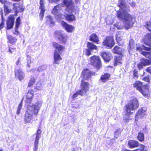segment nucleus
Returning <instances> with one entry per match:
<instances>
[{
    "label": "nucleus",
    "instance_id": "9",
    "mask_svg": "<svg viewBox=\"0 0 151 151\" xmlns=\"http://www.w3.org/2000/svg\"><path fill=\"white\" fill-rule=\"evenodd\" d=\"M115 44L114 37L111 36H106L102 42L103 46L107 48L111 49Z\"/></svg>",
    "mask_w": 151,
    "mask_h": 151
},
{
    "label": "nucleus",
    "instance_id": "55",
    "mask_svg": "<svg viewBox=\"0 0 151 151\" xmlns=\"http://www.w3.org/2000/svg\"><path fill=\"white\" fill-rule=\"evenodd\" d=\"M129 4L132 7L134 8L136 7V5L135 2L133 1H132L131 3H129Z\"/></svg>",
    "mask_w": 151,
    "mask_h": 151
},
{
    "label": "nucleus",
    "instance_id": "53",
    "mask_svg": "<svg viewBox=\"0 0 151 151\" xmlns=\"http://www.w3.org/2000/svg\"><path fill=\"white\" fill-rule=\"evenodd\" d=\"M27 67L29 68L31 66V64L32 63V61L31 60H27Z\"/></svg>",
    "mask_w": 151,
    "mask_h": 151
},
{
    "label": "nucleus",
    "instance_id": "39",
    "mask_svg": "<svg viewBox=\"0 0 151 151\" xmlns=\"http://www.w3.org/2000/svg\"><path fill=\"white\" fill-rule=\"evenodd\" d=\"M142 80L148 83H150V76L149 75H147L143 77Z\"/></svg>",
    "mask_w": 151,
    "mask_h": 151
},
{
    "label": "nucleus",
    "instance_id": "18",
    "mask_svg": "<svg viewBox=\"0 0 151 151\" xmlns=\"http://www.w3.org/2000/svg\"><path fill=\"white\" fill-rule=\"evenodd\" d=\"M100 56L104 60L107 62H109L112 58V55L108 52H103L101 53Z\"/></svg>",
    "mask_w": 151,
    "mask_h": 151
},
{
    "label": "nucleus",
    "instance_id": "13",
    "mask_svg": "<svg viewBox=\"0 0 151 151\" xmlns=\"http://www.w3.org/2000/svg\"><path fill=\"white\" fill-rule=\"evenodd\" d=\"M63 3L68 10V12L73 11L75 6L73 0H63Z\"/></svg>",
    "mask_w": 151,
    "mask_h": 151
},
{
    "label": "nucleus",
    "instance_id": "22",
    "mask_svg": "<svg viewBox=\"0 0 151 151\" xmlns=\"http://www.w3.org/2000/svg\"><path fill=\"white\" fill-rule=\"evenodd\" d=\"M111 75L107 73H106L102 74L99 79V80L103 83H105L109 80Z\"/></svg>",
    "mask_w": 151,
    "mask_h": 151
},
{
    "label": "nucleus",
    "instance_id": "49",
    "mask_svg": "<svg viewBox=\"0 0 151 151\" xmlns=\"http://www.w3.org/2000/svg\"><path fill=\"white\" fill-rule=\"evenodd\" d=\"M40 6L39 7V8H44L45 7L44 6V1L43 0H40Z\"/></svg>",
    "mask_w": 151,
    "mask_h": 151
},
{
    "label": "nucleus",
    "instance_id": "64",
    "mask_svg": "<svg viewBox=\"0 0 151 151\" xmlns=\"http://www.w3.org/2000/svg\"><path fill=\"white\" fill-rule=\"evenodd\" d=\"M122 151H131L129 150H128L127 149H126L125 150H122Z\"/></svg>",
    "mask_w": 151,
    "mask_h": 151
},
{
    "label": "nucleus",
    "instance_id": "47",
    "mask_svg": "<svg viewBox=\"0 0 151 151\" xmlns=\"http://www.w3.org/2000/svg\"><path fill=\"white\" fill-rule=\"evenodd\" d=\"M122 131L120 129H117L115 132V135H119L121 133Z\"/></svg>",
    "mask_w": 151,
    "mask_h": 151
},
{
    "label": "nucleus",
    "instance_id": "52",
    "mask_svg": "<svg viewBox=\"0 0 151 151\" xmlns=\"http://www.w3.org/2000/svg\"><path fill=\"white\" fill-rule=\"evenodd\" d=\"M146 70L147 72L149 73L151 75V66L147 68Z\"/></svg>",
    "mask_w": 151,
    "mask_h": 151
},
{
    "label": "nucleus",
    "instance_id": "27",
    "mask_svg": "<svg viewBox=\"0 0 151 151\" xmlns=\"http://www.w3.org/2000/svg\"><path fill=\"white\" fill-rule=\"evenodd\" d=\"M128 145L130 148H133L138 147L139 145V142L134 140H130L128 141Z\"/></svg>",
    "mask_w": 151,
    "mask_h": 151
},
{
    "label": "nucleus",
    "instance_id": "19",
    "mask_svg": "<svg viewBox=\"0 0 151 151\" xmlns=\"http://www.w3.org/2000/svg\"><path fill=\"white\" fill-rule=\"evenodd\" d=\"M14 20V15H10L9 16L6 22V27L7 29H11L13 27Z\"/></svg>",
    "mask_w": 151,
    "mask_h": 151
},
{
    "label": "nucleus",
    "instance_id": "17",
    "mask_svg": "<svg viewBox=\"0 0 151 151\" xmlns=\"http://www.w3.org/2000/svg\"><path fill=\"white\" fill-rule=\"evenodd\" d=\"M61 25L68 32H72L75 29L74 26L68 24L67 22L63 21L61 22Z\"/></svg>",
    "mask_w": 151,
    "mask_h": 151
},
{
    "label": "nucleus",
    "instance_id": "43",
    "mask_svg": "<svg viewBox=\"0 0 151 151\" xmlns=\"http://www.w3.org/2000/svg\"><path fill=\"white\" fill-rule=\"evenodd\" d=\"M40 9H41L40 12V16L41 17L42 19L44 16L45 10L44 9V8H40Z\"/></svg>",
    "mask_w": 151,
    "mask_h": 151
},
{
    "label": "nucleus",
    "instance_id": "33",
    "mask_svg": "<svg viewBox=\"0 0 151 151\" xmlns=\"http://www.w3.org/2000/svg\"><path fill=\"white\" fill-rule=\"evenodd\" d=\"M137 138L138 140L141 142H143L145 139L144 135L143 133L141 132H139L137 136Z\"/></svg>",
    "mask_w": 151,
    "mask_h": 151
},
{
    "label": "nucleus",
    "instance_id": "24",
    "mask_svg": "<svg viewBox=\"0 0 151 151\" xmlns=\"http://www.w3.org/2000/svg\"><path fill=\"white\" fill-rule=\"evenodd\" d=\"M65 20L68 22H73L76 21V16L73 14H69L66 13L64 15Z\"/></svg>",
    "mask_w": 151,
    "mask_h": 151
},
{
    "label": "nucleus",
    "instance_id": "16",
    "mask_svg": "<svg viewBox=\"0 0 151 151\" xmlns=\"http://www.w3.org/2000/svg\"><path fill=\"white\" fill-rule=\"evenodd\" d=\"M42 132L40 129H38L36 132V136L34 142V147L33 149L34 151H37L38 148V144L39 140L40 137V135Z\"/></svg>",
    "mask_w": 151,
    "mask_h": 151
},
{
    "label": "nucleus",
    "instance_id": "35",
    "mask_svg": "<svg viewBox=\"0 0 151 151\" xmlns=\"http://www.w3.org/2000/svg\"><path fill=\"white\" fill-rule=\"evenodd\" d=\"M78 95H80L81 96H83L84 94L83 93L81 90H79L77 92L74 93L72 96L73 99H75V98L77 97Z\"/></svg>",
    "mask_w": 151,
    "mask_h": 151
},
{
    "label": "nucleus",
    "instance_id": "41",
    "mask_svg": "<svg viewBox=\"0 0 151 151\" xmlns=\"http://www.w3.org/2000/svg\"><path fill=\"white\" fill-rule=\"evenodd\" d=\"M23 100H22L19 104L17 108V114H19L20 113V111L22 108V104Z\"/></svg>",
    "mask_w": 151,
    "mask_h": 151
},
{
    "label": "nucleus",
    "instance_id": "57",
    "mask_svg": "<svg viewBox=\"0 0 151 151\" xmlns=\"http://www.w3.org/2000/svg\"><path fill=\"white\" fill-rule=\"evenodd\" d=\"M132 43H133V41L132 40H130L129 42V46L130 48L132 47Z\"/></svg>",
    "mask_w": 151,
    "mask_h": 151
},
{
    "label": "nucleus",
    "instance_id": "60",
    "mask_svg": "<svg viewBox=\"0 0 151 151\" xmlns=\"http://www.w3.org/2000/svg\"><path fill=\"white\" fill-rule=\"evenodd\" d=\"M52 2L56 3H58L60 0H52Z\"/></svg>",
    "mask_w": 151,
    "mask_h": 151
},
{
    "label": "nucleus",
    "instance_id": "40",
    "mask_svg": "<svg viewBox=\"0 0 151 151\" xmlns=\"http://www.w3.org/2000/svg\"><path fill=\"white\" fill-rule=\"evenodd\" d=\"M21 19L20 17H18L16 19L15 27L19 28L21 24Z\"/></svg>",
    "mask_w": 151,
    "mask_h": 151
},
{
    "label": "nucleus",
    "instance_id": "56",
    "mask_svg": "<svg viewBox=\"0 0 151 151\" xmlns=\"http://www.w3.org/2000/svg\"><path fill=\"white\" fill-rule=\"evenodd\" d=\"M130 120H131V119L129 118H126L124 119V122L125 123H126L128 122Z\"/></svg>",
    "mask_w": 151,
    "mask_h": 151
},
{
    "label": "nucleus",
    "instance_id": "8",
    "mask_svg": "<svg viewBox=\"0 0 151 151\" xmlns=\"http://www.w3.org/2000/svg\"><path fill=\"white\" fill-rule=\"evenodd\" d=\"M91 64L99 70L102 67L101 60L99 56L93 55L90 58Z\"/></svg>",
    "mask_w": 151,
    "mask_h": 151
},
{
    "label": "nucleus",
    "instance_id": "23",
    "mask_svg": "<svg viewBox=\"0 0 151 151\" xmlns=\"http://www.w3.org/2000/svg\"><path fill=\"white\" fill-rule=\"evenodd\" d=\"M8 40L7 42L12 45H14L17 42V39L11 35H8L6 36Z\"/></svg>",
    "mask_w": 151,
    "mask_h": 151
},
{
    "label": "nucleus",
    "instance_id": "30",
    "mask_svg": "<svg viewBox=\"0 0 151 151\" xmlns=\"http://www.w3.org/2000/svg\"><path fill=\"white\" fill-rule=\"evenodd\" d=\"M145 115L143 110L142 109H139L135 115V118H142Z\"/></svg>",
    "mask_w": 151,
    "mask_h": 151
},
{
    "label": "nucleus",
    "instance_id": "1",
    "mask_svg": "<svg viewBox=\"0 0 151 151\" xmlns=\"http://www.w3.org/2000/svg\"><path fill=\"white\" fill-rule=\"evenodd\" d=\"M118 6L120 9L116 11V16L118 19L124 23V27L126 30L133 27L136 18L123 9H127V6L124 0H118Z\"/></svg>",
    "mask_w": 151,
    "mask_h": 151
},
{
    "label": "nucleus",
    "instance_id": "32",
    "mask_svg": "<svg viewBox=\"0 0 151 151\" xmlns=\"http://www.w3.org/2000/svg\"><path fill=\"white\" fill-rule=\"evenodd\" d=\"M147 41L145 42V44L151 47V33H148L147 34Z\"/></svg>",
    "mask_w": 151,
    "mask_h": 151
},
{
    "label": "nucleus",
    "instance_id": "58",
    "mask_svg": "<svg viewBox=\"0 0 151 151\" xmlns=\"http://www.w3.org/2000/svg\"><path fill=\"white\" fill-rule=\"evenodd\" d=\"M27 60H31V57L28 54L26 55Z\"/></svg>",
    "mask_w": 151,
    "mask_h": 151
},
{
    "label": "nucleus",
    "instance_id": "51",
    "mask_svg": "<svg viewBox=\"0 0 151 151\" xmlns=\"http://www.w3.org/2000/svg\"><path fill=\"white\" fill-rule=\"evenodd\" d=\"M44 68L43 66H41L39 67L37 69V70L39 72L43 71L44 70Z\"/></svg>",
    "mask_w": 151,
    "mask_h": 151
},
{
    "label": "nucleus",
    "instance_id": "14",
    "mask_svg": "<svg viewBox=\"0 0 151 151\" xmlns=\"http://www.w3.org/2000/svg\"><path fill=\"white\" fill-rule=\"evenodd\" d=\"M24 9V7L22 4L17 3L13 4V9L15 10V14L16 16L18 13L23 12Z\"/></svg>",
    "mask_w": 151,
    "mask_h": 151
},
{
    "label": "nucleus",
    "instance_id": "46",
    "mask_svg": "<svg viewBox=\"0 0 151 151\" xmlns=\"http://www.w3.org/2000/svg\"><path fill=\"white\" fill-rule=\"evenodd\" d=\"M47 17L49 19V20L50 22V23L51 24H54L55 23L52 20L53 19L52 17L50 15H48L47 16Z\"/></svg>",
    "mask_w": 151,
    "mask_h": 151
},
{
    "label": "nucleus",
    "instance_id": "4",
    "mask_svg": "<svg viewBox=\"0 0 151 151\" xmlns=\"http://www.w3.org/2000/svg\"><path fill=\"white\" fill-rule=\"evenodd\" d=\"M139 106L137 99L134 97L130 100L124 107V110L125 115L128 116L132 115L133 113L132 111H135L138 109Z\"/></svg>",
    "mask_w": 151,
    "mask_h": 151
},
{
    "label": "nucleus",
    "instance_id": "37",
    "mask_svg": "<svg viewBox=\"0 0 151 151\" xmlns=\"http://www.w3.org/2000/svg\"><path fill=\"white\" fill-rule=\"evenodd\" d=\"M133 77L134 79H137L139 77L138 72L137 69H134L133 70Z\"/></svg>",
    "mask_w": 151,
    "mask_h": 151
},
{
    "label": "nucleus",
    "instance_id": "6",
    "mask_svg": "<svg viewBox=\"0 0 151 151\" xmlns=\"http://www.w3.org/2000/svg\"><path fill=\"white\" fill-rule=\"evenodd\" d=\"M133 86L145 97H148L150 95L149 86L147 84L143 85V82L139 80L136 81L133 84Z\"/></svg>",
    "mask_w": 151,
    "mask_h": 151
},
{
    "label": "nucleus",
    "instance_id": "62",
    "mask_svg": "<svg viewBox=\"0 0 151 151\" xmlns=\"http://www.w3.org/2000/svg\"><path fill=\"white\" fill-rule=\"evenodd\" d=\"M12 1H13L15 2H19L21 0H12Z\"/></svg>",
    "mask_w": 151,
    "mask_h": 151
},
{
    "label": "nucleus",
    "instance_id": "5",
    "mask_svg": "<svg viewBox=\"0 0 151 151\" xmlns=\"http://www.w3.org/2000/svg\"><path fill=\"white\" fill-rule=\"evenodd\" d=\"M52 45L53 47L56 50L55 51L53 54V63L55 64H59V61L62 60V58L59 53L63 52L65 49V47L55 42H53Z\"/></svg>",
    "mask_w": 151,
    "mask_h": 151
},
{
    "label": "nucleus",
    "instance_id": "54",
    "mask_svg": "<svg viewBox=\"0 0 151 151\" xmlns=\"http://www.w3.org/2000/svg\"><path fill=\"white\" fill-rule=\"evenodd\" d=\"M4 20H2L1 23L0 24V30H1L4 27Z\"/></svg>",
    "mask_w": 151,
    "mask_h": 151
},
{
    "label": "nucleus",
    "instance_id": "26",
    "mask_svg": "<svg viewBox=\"0 0 151 151\" xmlns=\"http://www.w3.org/2000/svg\"><path fill=\"white\" fill-rule=\"evenodd\" d=\"M123 55L120 56L116 55L114 58V66H116L118 64H122V57Z\"/></svg>",
    "mask_w": 151,
    "mask_h": 151
},
{
    "label": "nucleus",
    "instance_id": "38",
    "mask_svg": "<svg viewBox=\"0 0 151 151\" xmlns=\"http://www.w3.org/2000/svg\"><path fill=\"white\" fill-rule=\"evenodd\" d=\"M116 40L119 45L121 46L123 45L124 44L123 41L120 37L118 36L116 37Z\"/></svg>",
    "mask_w": 151,
    "mask_h": 151
},
{
    "label": "nucleus",
    "instance_id": "31",
    "mask_svg": "<svg viewBox=\"0 0 151 151\" xmlns=\"http://www.w3.org/2000/svg\"><path fill=\"white\" fill-rule=\"evenodd\" d=\"M43 87V85L42 82L40 81H38L36 84V85L34 86V89L35 91L42 89Z\"/></svg>",
    "mask_w": 151,
    "mask_h": 151
},
{
    "label": "nucleus",
    "instance_id": "11",
    "mask_svg": "<svg viewBox=\"0 0 151 151\" xmlns=\"http://www.w3.org/2000/svg\"><path fill=\"white\" fill-rule=\"evenodd\" d=\"M4 2L1 4H4V10L6 14H8L12 11V8L13 6V4L12 2L5 0Z\"/></svg>",
    "mask_w": 151,
    "mask_h": 151
},
{
    "label": "nucleus",
    "instance_id": "12",
    "mask_svg": "<svg viewBox=\"0 0 151 151\" xmlns=\"http://www.w3.org/2000/svg\"><path fill=\"white\" fill-rule=\"evenodd\" d=\"M87 48L86 49V55L89 56L91 54V51L94 50H97V47L93 42H88L87 44Z\"/></svg>",
    "mask_w": 151,
    "mask_h": 151
},
{
    "label": "nucleus",
    "instance_id": "29",
    "mask_svg": "<svg viewBox=\"0 0 151 151\" xmlns=\"http://www.w3.org/2000/svg\"><path fill=\"white\" fill-rule=\"evenodd\" d=\"M36 78H35L33 76H32L30 77L29 79L28 85V87H31L33 86L36 82Z\"/></svg>",
    "mask_w": 151,
    "mask_h": 151
},
{
    "label": "nucleus",
    "instance_id": "21",
    "mask_svg": "<svg viewBox=\"0 0 151 151\" xmlns=\"http://www.w3.org/2000/svg\"><path fill=\"white\" fill-rule=\"evenodd\" d=\"M64 6L62 4H60L55 6L51 11L52 13L54 15H56L58 14L60 11L62 10Z\"/></svg>",
    "mask_w": 151,
    "mask_h": 151
},
{
    "label": "nucleus",
    "instance_id": "45",
    "mask_svg": "<svg viewBox=\"0 0 151 151\" xmlns=\"http://www.w3.org/2000/svg\"><path fill=\"white\" fill-rule=\"evenodd\" d=\"M141 146L142 148V149H137L135 150H134L132 151H147V150H145L144 147H145V146L142 144L141 145Z\"/></svg>",
    "mask_w": 151,
    "mask_h": 151
},
{
    "label": "nucleus",
    "instance_id": "15",
    "mask_svg": "<svg viewBox=\"0 0 151 151\" xmlns=\"http://www.w3.org/2000/svg\"><path fill=\"white\" fill-rule=\"evenodd\" d=\"M89 86V83L88 82L85 81L84 79H82L81 81V89L79 90H81L83 93L85 94L88 91Z\"/></svg>",
    "mask_w": 151,
    "mask_h": 151
},
{
    "label": "nucleus",
    "instance_id": "28",
    "mask_svg": "<svg viewBox=\"0 0 151 151\" xmlns=\"http://www.w3.org/2000/svg\"><path fill=\"white\" fill-rule=\"evenodd\" d=\"M112 51L114 54H118L119 55H122L123 54L122 48L117 45H116L112 49Z\"/></svg>",
    "mask_w": 151,
    "mask_h": 151
},
{
    "label": "nucleus",
    "instance_id": "10",
    "mask_svg": "<svg viewBox=\"0 0 151 151\" xmlns=\"http://www.w3.org/2000/svg\"><path fill=\"white\" fill-rule=\"evenodd\" d=\"M96 75L95 72L90 71L87 68L83 69L81 73V76L85 80H88L92 76H95Z\"/></svg>",
    "mask_w": 151,
    "mask_h": 151
},
{
    "label": "nucleus",
    "instance_id": "34",
    "mask_svg": "<svg viewBox=\"0 0 151 151\" xmlns=\"http://www.w3.org/2000/svg\"><path fill=\"white\" fill-rule=\"evenodd\" d=\"M34 91L33 89L29 90L26 93V97L33 98L34 96Z\"/></svg>",
    "mask_w": 151,
    "mask_h": 151
},
{
    "label": "nucleus",
    "instance_id": "36",
    "mask_svg": "<svg viewBox=\"0 0 151 151\" xmlns=\"http://www.w3.org/2000/svg\"><path fill=\"white\" fill-rule=\"evenodd\" d=\"M145 26L149 31L151 32V19L150 21L145 22Z\"/></svg>",
    "mask_w": 151,
    "mask_h": 151
},
{
    "label": "nucleus",
    "instance_id": "50",
    "mask_svg": "<svg viewBox=\"0 0 151 151\" xmlns=\"http://www.w3.org/2000/svg\"><path fill=\"white\" fill-rule=\"evenodd\" d=\"M21 58L19 57V58L17 60L16 64L17 65H20L21 63Z\"/></svg>",
    "mask_w": 151,
    "mask_h": 151
},
{
    "label": "nucleus",
    "instance_id": "44",
    "mask_svg": "<svg viewBox=\"0 0 151 151\" xmlns=\"http://www.w3.org/2000/svg\"><path fill=\"white\" fill-rule=\"evenodd\" d=\"M9 52L11 53H13L16 51V49L15 47H9Z\"/></svg>",
    "mask_w": 151,
    "mask_h": 151
},
{
    "label": "nucleus",
    "instance_id": "63",
    "mask_svg": "<svg viewBox=\"0 0 151 151\" xmlns=\"http://www.w3.org/2000/svg\"><path fill=\"white\" fill-rule=\"evenodd\" d=\"M1 14L2 17L3 16V13L2 11V10L1 11Z\"/></svg>",
    "mask_w": 151,
    "mask_h": 151
},
{
    "label": "nucleus",
    "instance_id": "2",
    "mask_svg": "<svg viewBox=\"0 0 151 151\" xmlns=\"http://www.w3.org/2000/svg\"><path fill=\"white\" fill-rule=\"evenodd\" d=\"M136 50L145 57L141 59L140 62L137 64L139 70L142 69L144 66L151 65V47H148L143 45H139L136 47Z\"/></svg>",
    "mask_w": 151,
    "mask_h": 151
},
{
    "label": "nucleus",
    "instance_id": "61",
    "mask_svg": "<svg viewBox=\"0 0 151 151\" xmlns=\"http://www.w3.org/2000/svg\"><path fill=\"white\" fill-rule=\"evenodd\" d=\"M76 3H78L80 1V0H74Z\"/></svg>",
    "mask_w": 151,
    "mask_h": 151
},
{
    "label": "nucleus",
    "instance_id": "3",
    "mask_svg": "<svg viewBox=\"0 0 151 151\" xmlns=\"http://www.w3.org/2000/svg\"><path fill=\"white\" fill-rule=\"evenodd\" d=\"M41 104L37 103L32 106H28L24 117L25 124L31 123L33 120V114L37 115Z\"/></svg>",
    "mask_w": 151,
    "mask_h": 151
},
{
    "label": "nucleus",
    "instance_id": "25",
    "mask_svg": "<svg viewBox=\"0 0 151 151\" xmlns=\"http://www.w3.org/2000/svg\"><path fill=\"white\" fill-rule=\"evenodd\" d=\"M89 40L90 41L97 44H99V38L97 35L94 33H92L90 35Z\"/></svg>",
    "mask_w": 151,
    "mask_h": 151
},
{
    "label": "nucleus",
    "instance_id": "59",
    "mask_svg": "<svg viewBox=\"0 0 151 151\" xmlns=\"http://www.w3.org/2000/svg\"><path fill=\"white\" fill-rule=\"evenodd\" d=\"M147 127H145L144 128H143V129H142L143 132H144L145 133L146 132H147Z\"/></svg>",
    "mask_w": 151,
    "mask_h": 151
},
{
    "label": "nucleus",
    "instance_id": "20",
    "mask_svg": "<svg viewBox=\"0 0 151 151\" xmlns=\"http://www.w3.org/2000/svg\"><path fill=\"white\" fill-rule=\"evenodd\" d=\"M15 77L17 78L20 81L23 80L25 77L24 72L21 69H17L14 71Z\"/></svg>",
    "mask_w": 151,
    "mask_h": 151
},
{
    "label": "nucleus",
    "instance_id": "7",
    "mask_svg": "<svg viewBox=\"0 0 151 151\" xmlns=\"http://www.w3.org/2000/svg\"><path fill=\"white\" fill-rule=\"evenodd\" d=\"M55 38L58 40L63 44L66 43L68 38V36L60 31H55L54 33Z\"/></svg>",
    "mask_w": 151,
    "mask_h": 151
},
{
    "label": "nucleus",
    "instance_id": "48",
    "mask_svg": "<svg viewBox=\"0 0 151 151\" xmlns=\"http://www.w3.org/2000/svg\"><path fill=\"white\" fill-rule=\"evenodd\" d=\"M18 28H16L15 27V32L13 33V34L15 35H19V34L20 33L18 31Z\"/></svg>",
    "mask_w": 151,
    "mask_h": 151
},
{
    "label": "nucleus",
    "instance_id": "42",
    "mask_svg": "<svg viewBox=\"0 0 151 151\" xmlns=\"http://www.w3.org/2000/svg\"><path fill=\"white\" fill-rule=\"evenodd\" d=\"M33 98L26 97L25 103L27 104H30L32 103V100Z\"/></svg>",
    "mask_w": 151,
    "mask_h": 151
}]
</instances>
